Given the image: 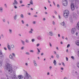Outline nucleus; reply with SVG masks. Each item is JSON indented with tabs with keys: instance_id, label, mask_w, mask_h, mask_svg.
<instances>
[{
	"instance_id": "nucleus-6",
	"label": "nucleus",
	"mask_w": 79,
	"mask_h": 79,
	"mask_svg": "<svg viewBox=\"0 0 79 79\" xmlns=\"http://www.w3.org/2000/svg\"><path fill=\"white\" fill-rule=\"evenodd\" d=\"M71 10H72V11H73V10H74L75 7H74V3L73 2L71 3Z\"/></svg>"
},
{
	"instance_id": "nucleus-47",
	"label": "nucleus",
	"mask_w": 79,
	"mask_h": 79,
	"mask_svg": "<svg viewBox=\"0 0 79 79\" xmlns=\"http://www.w3.org/2000/svg\"><path fill=\"white\" fill-rule=\"evenodd\" d=\"M49 45H50V47H52V44H51V43H49Z\"/></svg>"
},
{
	"instance_id": "nucleus-27",
	"label": "nucleus",
	"mask_w": 79,
	"mask_h": 79,
	"mask_svg": "<svg viewBox=\"0 0 79 79\" xmlns=\"http://www.w3.org/2000/svg\"><path fill=\"white\" fill-rule=\"evenodd\" d=\"M20 18H24V15H23V14H21L20 15Z\"/></svg>"
},
{
	"instance_id": "nucleus-40",
	"label": "nucleus",
	"mask_w": 79,
	"mask_h": 79,
	"mask_svg": "<svg viewBox=\"0 0 79 79\" xmlns=\"http://www.w3.org/2000/svg\"><path fill=\"white\" fill-rule=\"evenodd\" d=\"M31 41H32V42H34L35 41V39H32V40H31Z\"/></svg>"
},
{
	"instance_id": "nucleus-64",
	"label": "nucleus",
	"mask_w": 79,
	"mask_h": 79,
	"mask_svg": "<svg viewBox=\"0 0 79 79\" xmlns=\"http://www.w3.org/2000/svg\"><path fill=\"white\" fill-rule=\"evenodd\" d=\"M26 7H27V8H29V7H30V6H29L28 5H27L26 6Z\"/></svg>"
},
{
	"instance_id": "nucleus-51",
	"label": "nucleus",
	"mask_w": 79,
	"mask_h": 79,
	"mask_svg": "<svg viewBox=\"0 0 79 79\" xmlns=\"http://www.w3.org/2000/svg\"><path fill=\"white\" fill-rule=\"evenodd\" d=\"M26 26L27 27H29V24H26Z\"/></svg>"
},
{
	"instance_id": "nucleus-3",
	"label": "nucleus",
	"mask_w": 79,
	"mask_h": 79,
	"mask_svg": "<svg viewBox=\"0 0 79 79\" xmlns=\"http://www.w3.org/2000/svg\"><path fill=\"white\" fill-rule=\"evenodd\" d=\"M71 2H73L74 0H75V5L76 8H77L79 6V0H69Z\"/></svg>"
},
{
	"instance_id": "nucleus-5",
	"label": "nucleus",
	"mask_w": 79,
	"mask_h": 79,
	"mask_svg": "<svg viewBox=\"0 0 79 79\" xmlns=\"http://www.w3.org/2000/svg\"><path fill=\"white\" fill-rule=\"evenodd\" d=\"M68 2L67 0H62V4L64 6H67L68 5Z\"/></svg>"
},
{
	"instance_id": "nucleus-50",
	"label": "nucleus",
	"mask_w": 79,
	"mask_h": 79,
	"mask_svg": "<svg viewBox=\"0 0 79 79\" xmlns=\"http://www.w3.org/2000/svg\"><path fill=\"white\" fill-rule=\"evenodd\" d=\"M54 13L56 14V15H57V12H56V10H55L54 11Z\"/></svg>"
},
{
	"instance_id": "nucleus-26",
	"label": "nucleus",
	"mask_w": 79,
	"mask_h": 79,
	"mask_svg": "<svg viewBox=\"0 0 79 79\" xmlns=\"http://www.w3.org/2000/svg\"><path fill=\"white\" fill-rule=\"evenodd\" d=\"M77 68H78L79 69V62H78L77 63Z\"/></svg>"
},
{
	"instance_id": "nucleus-12",
	"label": "nucleus",
	"mask_w": 79,
	"mask_h": 79,
	"mask_svg": "<svg viewBox=\"0 0 79 79\" xmlns=\"http://www.w3.org/2000/svg\"><path fill=\"white\" fill-rule=\"evenodd\" d=\"M33 64L34 65L35 67H37V62H36V61L35 60H33Z\"/></svg>"
},
{
	"instance_id": "nucleus-20",
	"label": "nucleus",
	"mask_w": 79,
	"mask_h": 79,
	"mask_svg": "<svg viewBox=\"0 0 79 79\" xmlns=\"http://www.w3.org/2000/svg\"><path fill=\"white\" fill-rule=\"evenodd\" d=\"M37 39H38V40H42V37L40 36H39L38 37Z\"/></svg>"
},
{
	"instance_id": "nucleus-1",
	"label": "nucleus",
	"mask_w": 79,
	"mask_h": 79,
	"mask_svg": "<svg viewBox=\"0 0 79 79\" xmlns=\"http://www.w3.org/2000/svg\"><path fill=\"white\" fill-rule=\"evenodd\" d=\"M9 62H10V60L7 59L6 60V63L4 67L5 69L8 70L9 74L12 76V79H18V78L16 77V73H15V71H13V69L12 66L8 63Z\"/></svg>"
},
{
	"instance_id": "nucleus-31",
	"label": "nucleus",
	"mask_w": 79,
	"mask_h": 79,
	"mask_svg": "<svg viewBox=\"0 0 79 79\" xmlns=\"http://www.w3.org/2000/svg\"><path fill=\"white\" fill-rule=\"evenodd\" d=\"M12 55L14 56V57H15L16 56L15 55V54L14 53H12Z\"/></svg>"
},
{
	"instance_id": "nucleus-13",
	"label": "nucleus",
	"mask_w": 79,
	"mask_h": 79,
	"mask_svg": "<svg viewBox=\"0 0 79 79\" xmlns=\"http://www.w3.org/2000/svg\"><path fill=\"white\" fill-rule=\"evenodd\" d=\"M18 78L19 79H22L23 78V77L22 75H19L18 76Z\"/></svg>"
},
{
	"instance_id": "nucleus-16",
	"label": "nucleus",
	"mask_w": 79,
	"mask_h": 79,
	"mask_svg": "<svg viewBox=\"0 0 79 79\" xmlns=\"http://www.w3.org/2000/svg\"><path fill=\"white\" fill-rule=\"evenodd\" d=\"M17 15L16 14L14 16V20H16L17 19Z\"/></svg>"
},
{
	"instance_id": "nucleus-23",
	"label": "nucleus",
	"mask_w": 79,
	"mask_h": 79,
	"mask_svg": "<svg viewBox=\"0 0 79 79\" xmlns=\"http://www.w3.org/2000/svg\"><path fill=\"white\" fill-rule=\"evenodd\" d=\"M7 47L9 50H11V47L10 46V45H9V46H7Z\"/></svg>"
},
{
	"instance_id": "nucleus-60",
	"label": "nucleus",
	"mask_w": 79,
	"mask_h": 79,
	"mask_svg": "<svg viewBox=\"0 0 79 79\" xmlns=\"http://www.w3.org/2000/svg\"><path fill=\"white\" fill-rule=\"evenodd\" d=\"M7 23L8 24H10V22L9 21H7Z\"/></svg>"
},
{
	"instance_id": "nucleus-46",
	"label": "nucleus",
	"mask_w": 79,
	"mask_h": 79,
	"mask_svg": "<svg viewBox=\"0 0 79 79\" xmlns=\"http://www.w3.org/2000/svg\"><path fill=\"white\" fill-rule=\"evenodd\" d=\"M21 21H22V24H24V21L22 20Z\"/></svg>"
},
{
	"instance_id": "nucleus-49",
	"label": "nucleus",
	"mask_w": 79,
	"mask_h": 79,
	"mask_svg": "<svg viewBox=\"0 0 79 79\" xmlns=\"http://www.w3.org/2000/svg\"><path fill=\"white\" fill-rule=\"evenodd\" d=\"M2 21H3V22H4V23H5V22H6V20H5V19H3L2 20Z\"/></svg>"
},
{
	"instance_id": "nucleus-35",
	"label": "nucleus",
	"mask_w": 79,
	"mask_h": 79,
	"mask_svg": "<svg viewBox=\"0 0 79 79\" xmlns=\"http://www.w3.org/2000/svg\"><path fill=\"white\" fill-rule=\"evenodd\" d=\"M30 52H31L32 53H34V51L33 50H30Z\"/></svg>"
},
{
	"instance_id": "nucleus-28",
	"label": "nucleus",
	"mask_w": 79,
	"mask_h": 79,
	"mask_svg": "<svg viewBox=\"0 0 79 79\" xmlns=\"http://www.w3.org/2000/svg\"><path fill=\"white\" fill-rule=\"evenodd\" d=\"M30 4H31V5H33V2L32 1V0H31L30 2Z\"/></svg>"
},
{
	"instance_id": "nucleus-18",
	"label": "nucleus",
	"mask_w": 79,
	"mask_h": 79,
	"mask_svg": "<svg viewBox=\"0 0 79 79\" xmlns=\"http://www.w3.org/2000/svg\"><path fill=\"white\" fill-rule=\"evenodd\" d=\"M77 29L79 30V22H78L77 25Z\"/></svg>"
},
{
	"instance_id": "nucleus-10",
	"label": "nucleus",
	"mask_w": 79,
	"mask_h": 79,
	"mask_svg": "<svg viewBox=\"0 0 79 79\" xmlns=\"http://www.w3.org/2000/svg\"><path fill=\"white\" fill-rule=\"evenodd\" d=\"M48 35H50V36H53V35H54V34H53V31H51L49 32Z\"/></svg>"
},
{
	"instance_id": "nucleus-63",
	"label": "nucleus",
	"mask_w": 79,
	"mask_h": 79,
	"mask_svg": "<svg viewBox=\"0 0 79 79\" xmlns=\"http://www.w3.org/2000/svg\"><path fill=\"white\" fill-rule=\"evenodd\" d=\"M56 49L57 50H59V48H58V47H56Z\"/></svg>"
},
{
	"instance_id": "nucleus-59",
	"label": "nucleus",
	"mask_w": 79,
	"mask_h": 79,
	"mask_svg": "<svg viewBox=\"0 0 79 79\" xmlns=\"http://www.w3.org/2000/svg\"><path fill=\"white\" fill-rule=\"evenodd\" d=\"M51 58H54V56H51Z\"/></svg>"
},
{
	"instance_id": "nucleus-9",
	"label": "nucleus",
	"mask_w": 79,
	"mask_h": 79,
	"mask_svg": "<svg viewBox=\"0 0 79 79\" xmlns=\"http://www.w3.org/2000/svg\"><path fill=\"white\" fill-rule=\"evenodd\" d=\"M71 32L72 34H74L76 32V29L72 28L71 30Z\"/></svg>"
},
{
	"instance_id": "nucleus-44",
	"label": "nucleus",
	"mask_w": 79,
	"mask_h": 79,
	"mask_svg": "<svg viewBox=\"0 0 79 79\" xmlns=\"http://www.w3.org/2000/svg\"><path fill=\"white\" fill-rule=\"evenodd\" d=\"M4 6H5V8H7V5H6V4H4Z\"/></svg>"
},
{
	"instance_id": "nucleus-48",
	"label": "nucleus",
	"mask_w": 79,
	"mask_h": 79,
	"mask_svg": "<svg viewBox=\"0 0 79 79\" xmlns=\"http://www.w3.org/2000/svg\"><path fill=\"white\" fill-rule=\"evenodd\" d=\"M37 50L38 51V52H40V50H39V49L38 48H37Z\"/></svg>"
},
{
	"instance_id": "nucleus-25",
	"label": "nucleus",
	"mask_w": 79,
	"mask_h": 79,
	"mask_svg": "<svg viewBox=\"0 0 79 79\" xmlns=\"http://www.w3.org/2000/svg\"><path fill=\"white\" fill-rule=\"evenodd\" d=\"M9 33L10 34H11L12 33V30L10 29L9 30Z\"/></svg>"
},
{
	"instance_id": "nucleus-62",
	"label": "nucleus",
	"mask_w": 79,
	"mask_h": 79,
	"mask_svg": "<svg viewBox=\"0 0 79 79\" xmlns=\"http://www.w3.org/2000/svg\"><path fill=\"white\" fill-rule=\"evenodd\" d=\"M9 45H10L9 44V43H7V47H8V46H9Z\"/></svg>"
},
{
	"instance_id": "nucleus-45",
	"label": "nucleus",
	"mask_w": 79,
	"mask_h": 79,
	"mask_svg": "<svg viewBox=\"0 0 79 79\" xmlns=\"http://www.w3.org/2000/svg\"><path fill=\"white\" fill-rule=\"evenodd\" d=\"M62 64H63L64 66H65V64H64V63L63 62L62 63Z\"/></svg>"
},
{
	"instance_id": "nucleus-57",
	"label": "nucleus",
	"mask_w": 79,
	"mask_h": 79,
	"mask_svg": "<svg viewBox=\"0 0 79 79\" xmlns=\"http://www.w3.org/2000/svg\"><path fill=\"white\" fill-rule=\"evenodd\" d=\"M14 8H15V9H16V8H17V6H14Z\"/></svg>"
},
{
	"instance_id": "nucleus-29",
	"label": "nucleus",
	"mask_w": 79,
	"mask_h": 79,
	"mask_svg": "<svg viewBox=\"0 0 79 79\" xmlns=\"http://www.w3.org/2000/svg\"><path fill=\"white\" fill-rule=\"evenodd\" d=\"M25 42L26 43H29V41L27 39H26L25 40Z\"/></svg>"
},
{
	"instance_id": "nucleus-24",
	"label": "nucleus",
	"mask_w": 79,
	"mask_h": 79,
	"mask_svg": "<svg viewBox=\"0 0 79 79\" xmlns=\"http://www.w3.org/2000/svg\"><path fill=\"white\" fill-rule=\"evenodd\" d=\"M11 47L12 48H14L15 47V45H14L13 44L11 45Z\"/></svg>"
},
{
	"instance_id": "nucleus-42",
	"label": "nucleus",
	"mask_w": 79,
	"mask_h": 79,
	"mask_svg": "<svg viewBox=\"0 0 79 79\" xmlns=\"http://www.w3.org/2000/svg\"><path fill=\"white\" fill-rule=\"evenodd\" d=\"M1 37L2 38H4V35H3V34H1Z\"/></svg>"
},
{
	"instance_id": "nucleus-55",
	"label": "nucleus",
	"mask_w": 79,
	"mask_h": 79,
	"mask_svg": "<svg viewBox=\"0 0 79 79\" xmlns=\"http://www.w3.org/2000/svg\"><path fill=\"white\" fill-rule=\"evenodd\" d=\"M20 3L21 4L23 3V1L22 0L20 1Z\"/></svg>"
},
{
	"instance_id": "nucleus-30",
	"label": "nucleus",
	"mask_w": 79,
	"mask_h": 79,
	"mask_svg": "<svg viewBox=\"0 0 79 79\" xmlns=\"http://www.w3.org/2000/svg\"><path fill=\"white\" fill-rule=\"evenodd\" d=\"M56 57L58 59H59V58H60V56L58 54H56Z\"/></svg>"
},
{
	"instance_id": "nucleus-37",
	"label": "nucleus",
	"mask_w": 79,
	"mask_h": 79,
	"mask_svg": "<svg viewBox=\"0 0 79 79\" xmlns=\"http://www.w3.org/2000/svg\"><path fill=\"white\" fill-rule=\"evenodd\" d=\"M40 52H36V54L37 55H39V54H40Z\"/></svg>"
},
{
	"instance_id": "nucleus-53",
	"label": "nucleus",
	"mask_w": 79,
	"mask_h": 79,
	"mask_svg": "<svg viewBox=\"0 0 79 79\" xmlns=\"http://www.w3.org/2000/svg\"><path fill=\"white\" fill-rule=\"evenodd\" d=\"M24 47H22L21 48V50H23V49H24Z\"/></svg>"
},
{
	"instance_id": "nucleus-19",
	"label": "nucleus",
	"mask_w": 79,
	"mask_h": 79,
	"mask_svg": "<svg viewBox=\"0 0 79 79\" xmlns=\"http://www.w3.org/2000/svg\"><path fill=\"white\" fill-rule=\"evenodd\" d=\"M69 20L70 22H73V17L72 16H70L69 18Z\"/></svg>"
},
{
	"instance_id": "nucleus-14",
	"label": "nucleus",
	"mask_w": 79,
	"mask_h": 79,
	"mask_svg": "<svg viewBox=\"0 0 79 79\" xmlns=\"http://www.w3.org/2000/svg\"><path fill=\"white\" fill-rule=\"evenodd\" d=\"M9 58L11 60H14V57H13V56L11 54H10L9 56Z\"/></svg>"
},
{
	"instance_id": "nucleus-58",
	"label": "nucleus",
	"mask_w": 79,
	"mask_h": 79,
	"mask_svg": "<svg viewBox=\"0 0 79 79\" xmlns=\"http://www.w3.org/2000/svg\"><path fill=\"white\" fill-rule=\"evenodd\" d=\"M41 56H43L44 55V53L43 52H42L41 54Z\"/></svg>"
},
{
	"instance_id": "nucleus-56",
	"label": "nucleus",
	"mask_w": 79,
	"mask_h": 79,
	"mask_svg": "<svg viewBox=\"0 0 79 79\" xmlns=\"http://www.w3.org/2000/svg\"><path fill=\"white\" fill-rule=\"evenodd\" d=\"M58 17L60 19H61V17H60V15H58Z\"/></svg>"
},
{
	"instance_id": "nucleus-4",
	"label": "nucleus",
	"mask_w": 79,
	"mask_h": 79,
	"mask_svg": "<svg viewBox=\"0 0 79 79\" xmlns=\"http://www.w3.org/2000/svg\"><path fill=\"white\" fill-rule=\"evenodd\" d=\"M24 79H32V77L27 72L26 73V74L24 77Z\"/></svg>"
},
{
	"instance_id": "nucleus-22",
	"label": "nucleus",
	"mask_w": 79,
	"mask_h": 79,
	"mask_svg": "<svg viewBox=\"0 0 79 79\" xmlns=\"http://www.w3.org/2000/svg\"><path fill=\"white\" fill-rule=\"evenodd\" d=\"M21 42H22V43L23 45H25V42L24 41H23L22 40H21Z\"/></svg>"
},
{
	"instance_id": "nucleus-32",
	"label": "nucleus",
	"mask_w": 79,
	"mask_h": 79,
	"mask_svg": "<svg viewBox=\"0 0 79 79\" xmlns=\"http://www.w3.org/2000/svg\"><path fill=\"white\" fill-rule=\"evenodd\" d=\"M25 54L26 55H30V53H29L28 52H26L25 53Z\"/></svg>"
},
{
	"instance_id": "nucleus-39",
	"label": "nucleus",
	"mask_w": 79,
	"mask_h": 79,
	"mask_svg": "<svg viewBox=\"0 0 79 79\" xmlns=\"http://www.w3.org/2000/svg\"><path fill=\"white\" fill-rule=\"evenodd\" d=\"M33 24H36V21H33Z\"/></svg>"
},
{
	"instance_id": "nucleus-52",
	"label": "nucleus",
	"mask_w": 79,
	"mask_h": 79,
	"mask_svg": "<svg viewBox=\"0 0 79 79\" xmlns=\"http://www.w3.org/2000/svg\"><path fill=\"white\" fill-rule=\"evenodd\" d=\"M52 24L53 25H55V22L53 21Z\"/></svg>"
},
{
	"instance_id": "nucleus-7",
	"label": "nucleus",
	"mask_w": 79,
	"mask_h": 79,
	"mask_svg": "<svg viewBox=\"0 0 79 79\" xmlns=\"http://www.w3.org/2000/svg\"><path fill=\"white\" fill-rule=\"evenodd\" d=\"M73 18L74 19H77V14L76 13L74 12L73 13Z\"/></svg>"
},
{
	"instance_id": "nucleus-34",
	"label": "nucleus",
	"mask_w": 79,
	"mask_h": 79,
	"mask_svg": "<svg viewBox=\"0 0 79 79\" xmlns=\"http://www.w3.org/2000/svg\"><path fill=\"white\" fill-rule=\"evenodd\" d=\"M57 6L58 8H60V6L59 4H57Z\"/></svg>"
},
{
	"instance_id": "nucleus-36",
	"label": "nucleus",
	"mask_w": 79,
	"mask_h": 79,
	"mask_svg": "<svg viewBox=\"0 0 79 79\" xmlns=\"http://www.w3.org/2000/svg\"><path fill=\"white\" fill-rule=\"evenodd\" d=\"M29 34H32V32H33L32 31H29Z\"/></svg>"
},
{
	"instance_id": "nucleus-43",
	"label": "nucleus",
	"mask_w": 79,
	"mask_h": 79,
	"mask_svg": "<svg viewBox=\"0 0 79 79\" xmlns=\"http://www.w3.org/2000/svg\"><path fill=\"white\" fill-rule=\"evenodd\" d=\"M40 46V44L39 43H38L37 44H36V46L37 47H39V46Z\"/></svg>"
},
{
	"instance_id": "nucleus-38",
	"label": "nucleus",
	"mask_w": 79,
	"mask_h": 79,
	"mask_svg": "<svg viewBox=\"0 0 79 79\" xmlns=\"http://www.w3.org/2000/svg\"><path fill=\"white\" fill-rule=\"evenodd\" d=\"M33 16L34 18H37V17H38L37 15H33Z\"/></svg>"
},
{
	"instance_id": "nucleus-8",
	"label": "nucleus",
	"mask_w": 79,
	"mask_h": 79,
	"mask_svg": "<svg viewBox=\"0 0 79 79\" xmlns=\"http://www.w3.org/2000/svg\"><path fill=\"white\" fill-rule=\"evenodd\" d=\"M4 56L3 53L1 51H0V59H2Z\"/></svg>"
},
{
	"instance_id": "nucleus-41",
	"label": "nucleus",
	"mask_w": 79,
	"mask_h": 79,
	"mask_svg": "<svg viewBox=\"0 0 79 79\" xmlns=\"http://www.w3.org/2000/svg\"><path fill=\"white\" fill-rule=\"evenodd\" d=\"M71 58H72L73 59V60H74V57L73 56H72L71 57Z\"/></svg>"
},
{
	"instance_id": "nucleus-2",
	"label": "nucleus",
	"mask_w": 79,
	"mask_h": 79,
	"mask_svg": "<svg viewBox=\"0 0 79 79\" xmlns=\"http://www.w3.org/2000/svg\"><path fill=\"white\" fill-rule=\"evenodd\" d=\"M69 15V11L67 10H66L64 12V16L65 18H68Z\"/></svg>"
},
{
	"instance_id": "nucleus-54",
	"label": "nucleus",
	"mask_w": 79,
	"mask_h": 79,
	"mask_svg": "<svg viewBox=\"0 0 79 79\" xmlns=\"http://www.w3.org/2000/svg\"><path fill=\"white\" fill-rule=\"evenodd\" d=\"M70 47V44H68L67 46V48H68V47Z\"/></svg>"
},
{
	"instance_id": "nucleus-11",
	"label": "nucleus",
	"mask_w": 79,
	"mask_h": 79,
	"mask_svg": "<svg viewBox=\"0 0 79 79\" xmlns=\"http://www.w3.org/2000/svg\"><path fill=\"white\" fill-rule=\"evenodd\" d=\"M18 4V2L16 0H14V2L13 3V5L14 6H16Z\"/></svg>"
},
{
	"instance_id": "nucleus-15",
	"label": "nucleus",
	"mask_w": 79,
	"mask_h": 79,
	"mask_svg": "<svg viewBox=\"0 0 79 79\" xmlns=\"http://www.w3.org/2000/svg\"><path fill=\"white\" fill-rule=\"evenodd\" d=\"M60 25H62V26H64L66 25V24L65 23L64 21H63V22L60 23Z\"/></svg>"
},
{
	"instance_id": "nucleus-17",
	"label": "nucleus",
	"mask_w": 79,
	"mask_h": 79,
	"mask_svg": "<svg viewBox=\"0 0 79 79\" xmlns=\"http://www.w3.org/2000/svg\"><path fill=\"white\" fill-rule=\"evenodd\" d=\"M3 7H0V13H3Z\"/></svg>"
},
{
	"instance_id": "nucleus-61",
	"label": "nucleus",
	"mask_w": 79,
	"mask_h": 79,
	"mask_svg": "<svg viewBox=\"0 0 79 79\" xmlns=\"http://www.w3.org/2000/svg\"><path fill=\"white\" fill-rule=\"evenodd\" d=\"M48 2L49 3H51V2L49 0H48Z\"/></svg>"
},
{
	"instance_id": "nucleus-21",
	"label": "nucleus",
	"mask_w": 79,
	"mask_h": 79,
	"mask_svg": "<svg viewBox=\"0 0 79 79\" xmlns=\"http://www.w3.org/2000/svg\"><path fill=\"white\" fill-rule=\"evenodd\" d=\"M53 63L54 64V65H55V66H56V60H54Z\"/></svg>"
},
{
	"instance_id": "nucleus-33",
	"label": "nucleus",
	"mask_w": 79,
	"mask_h": 79,
	"mask_svg": "<svg viewBox=\"0 0 79 79\" xmlns=\"http://www.w3.org/2000/svg\"><path fill=\"white\" fill-rule=\"evenodd\" d=\"M2 63H3V62L2 61H0V67L2 66Z\"/></svg>"
}]
</instances>
